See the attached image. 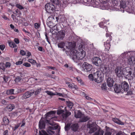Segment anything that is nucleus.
Segmentation results:
<instances>
[{"label":"nucleus","mask_w":135,"mask_h":135,"mask_svg":"<svg viewBox=\"0 0 135 135\" xmlns=\"http://www.w3.org/2000/svg\"><path fill=\"white\" fill-rule=\"evenodd\" d=\"M127 62L130 65H133L135 64V57L132 56L128 60Z\"/></svg>","instance_id":"obj_15"},{"label":"nucleus","mask_w":135,"mask_h":135,"mask_svg":"<svg viewBox=\"0 0 135 135\" xmlns=\"http://www.w3.org/2000/svg\"><path fill=\"white\" fill-rule=\"evenodd\" d=\"M103 132L102 131L99 130L95 132L93 135H103Z\"/></svg>","instance_id":"obj_34"},{"label":"nucleus","mask_w":135,"mask_h":135,"mask_svg":"<svg viewBox=\"0 0 135 135\" xmlns=\"http://www.w3.org/2000/svg\"><path fill=\"white\" fill-rule=\"evenodd\" d=\"M83 114L82 113L80 110L75 112V117L76 118H80Z\"/></svg>","instance_id":"obj_18"},{"label":"nucleus","mask_w":135,"mask_h":135,"mask_svg":"<svg viewBox=\"0 0 135 135\" xmlns=\"http://www.w3.org/2000/svg\"><path fill=\"white\" fill-rule=\"evenodd\" d=\"M46 92L48 94L50 95L53 96L56 95V94L53 93V92L51 91H47Z\"/></svg>","instance_id":"obj_42"},{"label":"nucleus","mask_w":135,"mask_h":135,"mask_svg":"<svg viewBox=\"0 0 135 135\" xmlns=\"http://www.w3.org/2000/svg\"><path fill=\"white\" fill-rule=\"evenodd\" d=\"M96 123H93L92 124H89L88 126V128H91L94 127L96 125Z\"/></svg>","instance_id":"obj_41"},{"label":"nucleus","mask_w":135,"mask_h":135,"mask_svg":"<svg viewBox=\"0 0 135 135\" xmlns=\"http://www.w3.org/2000/svg\"><path fill=\"white\" fill-rule=\"evenodd\" d=\"M47 67L49 69H51L53 70H57V69L56 68H55L54 67H52V66H47Z\"/></svg>","instance_id":"obj_54"},{"label":"nucleus","mask_w":135,"mask_h":135,"mask_svg":"<svg viewBox=\"0 0 135 135\" xmlns=\"http://www.w3.org/2000/svg\"><path fill=\"white\" fill-rule=\"evenodd\" d=\"M50 121L49 119H47L44 118H41L38 123V126L40 129H43L45 128L46 123H49Z\"/></svg>","instance_id":"obj_4"},{"label":"nucleus","mask_w":135,"mask_h":135,"mask_svg":"<svg viewBox=\"0 0 135 135\" xmlns=\"http://www.w3.org/2000/svg\"><path fill=\"white\" fill-rule=\"evenodd\" d=\"M23 65L26 67H29L31 66L30 64L27 62L24 63Z\"/></svg>","instance_id":"obj_49"},{"label":"nucleus","mask_w":135,"mask_h":135,"mask_svg":"<svg viewBox=\"0 0 135 135\" xmlns=\"http://www.w3.org/2000/svg\"><path fill=\"white\" fill-rule=\"evenodd\" d=\"M65 52L68 55H69L75 61H77L78 60H81L85 57V52L82 50L77 51L75 49H73L70 51H65Z\"/></svg>","instance_id":"obj_1"},{"label":"nucleus","mask_w":135,"mask_h":135,"mask_svg":"<svg viewBox=\"0 0 135 135\" xmlns=\"http://www.w3.org/2000/svg\"><path fill=\"white\" fill-rule=\"evenodd\" d=\"M64 112V110H57V114L59 115L63 113Z\"/></svg>","instance_id":"obj_50"},{"label":"nucleus","mask_w":135,"mask_h":135,"mask_svg":"<svg viewBox=\"0 0 135 135\" xmlns=\"http://www.w3.org/2000/svg\"><path fill=\"white\" fill-rule=\"evenodd\" d=\"M90 118L88 116H86L83 114L79 119V121L80 122H85L89 120Z\"/></svg>","instance_id":"obj_13"},{"label":"nucleus","mask_w":135,"mask_h":135,"mask_svg":"<svg viewBox=\"0 0 135 135\" xmlns=\"http://www.w3.org/2000/svg\"><path fill=\"white\" fill-rule=\"evenodd\" d=\"M65 36V30H61L58 32L57 38L59 40H63Z\"/></svg>","instance_id":"obj_12"},{"label":"nucleus","mask_w":135,"mask_h":135,"mask_svg":"<svg viewBox=\"0 0 135 135\" xmlns=\"http://www.w3.org/2000/svg\"><path fill=\"white\" fill-rule=\"evenodd\" d=\"M129 52H124V53L120 55V56L122 57V58H124L126 56H127L128 55V53Z\"/></svg>","instance_id":"obj_38"},{"label":"nucleus","mask_w":135,"mask_h":135,"mask_svg":"<svg viewBox=\"0 0 135 135\" xmlns=\"http://www.w3.org/2000/svg\"><path fill=\"white\" fill-rule=\"evenodd\" d=\"M5 47L4 45H0V49L1 50H3Z\"/></svg>","instance_id":"obj_62"},{"label":"nucleus","mask_w":135,"mask_h":135,"mask_svg":"<svg viewBox=\"0 0 135 135\" xmlns=\"http://www.w3.org/2000/svg\"><path fill=\"white\" fill-rule=\"evenodd\" d=\"M14 89H11L7 90L6 91V93L7 94H14Z\"/></svg>","instance_id":"obj_32"},{"label":"nucleus","mask_w":135,"mask_h":135,"mask_svg":"<svg viewBox=\"0 0 135 135\" xmlns=\"http://www.w3.org/2000/svg\"><path fill=\"white\" fill-rule=\"evenodd\" d=\"M39 135H49L44 130L39 131Z\"/></svg>","instance_id":"obj_37"},{"label":"nucleus","mask_w":135,"mask_h":135,"mask_svg":"<svg viewBox=\"0 0 135 135\" xmlns=\"http://www.w3.org/2000/svg\"><path fill=\"white\" fill-rule=\"evenodd\" d=\"M8 131L7 130H6L3 132V135H8Z\"/></svg>","instance_id":"obj_64"},{"label":"nucleus","mask_w":135,"mask_h":135,"mask_svg":"<svg viewBox=\"0 0 135 135\" xmlns=\"http://www.w3.org/2000/svg\"><path fill=\"white\" fill-rule=\"evenodd\" d=\"M3 78L4 81H5V83H7L8 80V77L7 76H6L5 75H4L3 77Z\"/></svg>","instance_id":"obj_51"},{"label":"nucleus","mask_w":135,"mask_h":135,"mask_svg":"<svg viewBox=\"0 0 135 135\" xmlns=\"http://www.w3.org/2000/svg\"><path fill=\"white\" fill-rule=\"evenodd\" d=\"M76 79L78 82L80 83L81 84H82L83 83V82L80 79V78L79 77H77L76 78Z\"/></svg>","instance_id":"obj_52"},{"label":"nucleus","mask_w":135,"mask_h":135,"mask_svg":"<svg viewBox=\"0 0 135 135\" xmlns=\"http://www.w3.org/2000/svg\"><path fill=\"white\" fill-rule=\"evenodd\" d=\"M40 26V25L38 23H35L34 24V27L35 28L37 29Z\"/></svg>","instance_id":"obj_53"},{"label":"nucleus","mask_w":135,"mask_h":135,"mask_svg":"<svg viewBox=\"0 0 135 135\" xmlns=\"http://www.w3.org/2000/svg\"><path fill=\"white\" fill-rule=\"evenodd\" d=\"M123 68L122 67H117L115 70V72L117 76L119 77L124 76Z\"/></svg>","instance_id":"obj_6"},{"label":"nucleus","mask_w":135,"mask_h":135,"mask_svg":"<svg viewBox=\"0 0 135 135\" xmlns=\"http://www.w3.org/2000/svg\"><path fill=\"white\" fill-rule=\"evenodd\" d=\"M68 86L69 88H71L72 89L76 90L78 89V88L73 83H68Z\"/></svg>","instance_id":"obj_23"},{"label":"nucleus","mask_w":135,"mask_h":135,"mask_svg":"<svg viewBox=\"0 0 135 135\" xmlns=\"http://www.w3.org/2000/svg\"><path fill=\"white\" fill-rule=\"evenodd\" d=\"M71 126V124L70 123H68L65 124V131H66L69 130Z\"/></svg>","instance_id":"obj_30"},{"label":"nucleus","mask_w":135,"mask_h":135,"mask_svg":"<svg viewBox=\"0 0 135 135\" xmlns=\"http://www.w3.org/2000/svg\"><path fill=\"white\" fill-rule=\"evenodd\" d=\"M16 6L20 9H22L24 8L22 6L18 4L16 5Z\"/></svg>","instance_id":"obj_47"},{"label":"nucleus","mask_w":135,"mask_h":135,"mask_svg":"<svg viewBox=\"0 0 135 135\" xmlns=\"http://www.w3.org/2000/svg\"><path fill=\"white\" fill-rule=\"evenodd\" d=\"M49 124L52 126H48L46 129V131L49 134L52 135L54 134L55 133V131L53 130L57 129L58 128V126L56 125L54 126L55 125L54 123H50V122H49Z\"/></svg>","instance_id":"obj_3"},{"label":"nucleus","mask_w":135,"mask_h":135,"mask_svg":"<svg viewBox=\"0 0 135 135\" xmlns=\"http://www.w3.org/2000/svg\"><path fill=\"white\" fill-rule=\"evenodd\" d=\"M124 76L128 78L129 77H132V73L131 71H124Z\"/></svg>","instance_id":"obj_17"},{"label":"nucleus","mask_w":135,"mask_h":135,"mask_svg":"<svg viewBox=\"0 0 135 135\" xmlns=\"http://www.w3.org/2000/svg\"><path fill=\"white\" fill-rule=\"evenodd\" d=\"M5 66L6 68H9L11 66V64L9 62H6V64Z\"/></svg>","instance_id":"obj_56"},{"label":"nucleus","mask_w":135,"mask_h":135,"mask_svg":"<svg viewBox=\"0 0 135 135\" xmlns=\"http://www.w3.org/2000/svg\"><path fill=\"white\" fill-rule=\"evenodd\" d=\"M94 81L97 83L102 81L103 78V75L101 72L97 71L94 73Z\"/></svg>","instance_id":"obj_2"},{"label":"nucleus","mask_w":135,"mask_h":135,"mask_svg":"<svg viewBox=\"0 0 135 135\" xmlns=\"http://www.w3.org/2000/svg\"><path fill=\"white\" fill-rule=\"evenodd\" d=\"M93 63L95 65L99 66L101 65L102 60L98 57H95L93 58L92 60Z\"/></svg>","instance_id":"obj_8"},{"label":"nucleus","mask_w":135,"mask_h":135,"mask_svg":"<svg viewBox=\"0 0 135 135\" xmlns=\"http://www.w3.org/2000/svg\"><path fill=\"white\" fill-rule=\"evenodd\" d=\"M79 127V126L78 123H73L71 125L70 128L72 131L76 132L78 129Z\"/></svg>","instance_id":"obj_16"},{"label":"nucleus","mask_w":135,"mask_h":135,"mask_svg":"<svg viewBox=\"0 0 135 135\" xmlns=\"http://www.w3.org/2000/svg\"><path fill=\"white\" fill-rule=\"evenodd\" d=\"M9 45L11 47L14 48L16 46V45L13 42H8Z\"/></svg>","instance_id":"obj_36"},{"label":"nucleus","mask_w":135,"mask_h":135,"mask_svg":"<svg viewBox=\"0 0 135 135\" xmlns=\"http://www.w3.org/2000/svg\"><path fill=\"white\" fill-rule=\"evenodd\" d=\"M42 90V89L41 88L37 89L35 92V95H36L38 94Z\"/></svg>","instance_id":"obj_45"},{"label":"nucleus","mask_w":135,"mask_h":135,"mask_svg":"<svg viewBox=\"0 0 135 135\" xmlns=\"http://www.w3.org/2000/svg\"><path fill=\"white\" fill-rule=\"evenodd\" d=\"M102 89L104 91L107 90V87H106V84L105 83L103 84L101 87Z\"/></svg>","instance_id":"obj_35"},{"label":"nucleus","mask_w":135,"mask_h":135,"mask_svg":"<svg viewBox=\"0 0 135 135\" xmlns=\"http://www.w3.org/2000/svg\"><path fill=\"white\" fill-rule=\"evenodd\" d=\"M22 78L19 76H17L15 79V81L16 82L20 81L21 79Z\"/></svg>","instance_id":"obj_48"},{"label":"nucleus","mask_w":135,"mask_h":135,"mask_svg":"<svg viewBox=\"0 0 135 135\" xmlns=\"http://www.w3.org/2000/svg\"><path fill=\"white\" fill-rule=\"evenodd\" d=\"M15 106L14 105L12 104H10L7 107V108L10 111L12 110L15 108Z\"/></svg>","instance_id":"obj_27"},{"label":"nucleus","mask_w":135,"mask_h":135,"mask_svg":"<svg viewBox=\"0 0 135 135\" xmlns=\"http://www.w3.org/2000/svg\"><path fill=\"white\" fill-rule=\"evenodd\" d=\"M9 5L11 6H12L11 7V9H8V11L10 12L11 11V9L13 8V7L15 6V5L13 4H12L11 3H9Z\"/></svg>","instance_id":"obj_58"},{"label":"nucleus","mask_w":135,"mask_h":135,"mask_svg":"<svg viewBox=\"0 0 135 135\" xmlns=\"http://www.w3.org/2000/svg\"><path fill=\"white\" fill-rule=\"evenodd\" d=\"M100 71L102 72H103V73H105L106 74L107 72V68L104 65H100Z\"/></svg>","instance_id":"obj_21"},{"label":"nucleus","mask_w":135,"mask_h":135,"mask_svg":"<svg viewBox=\"0 0 135 135\" xmlns=\"http://www.w3.org/2000/svg\"><path fill=\"white\" fill-rule=\"evenodd\" d=\"M52 3L56 5H59L60 2L59 0H51Z\"/></svg>","instance_id":"obj_39"},{"label":"nucleus","mask_w":135,"mask_h":135,"mask_svg":"<svg viewBox=\"0 0 135 135\" xmlns=\"http://www.w3.org/2000/svg\"><path fill=\"white\" fill-rule=\"evenodd\" d=\"M20 54L22 56H24L26 54V52L24 51L21 50L20 51Z\"/></svg>","instance_id":"obj_55"},{"label":"nucleus","mask_w":135,"mask_h":135,"mask_svg":"<svg viewBox=\"0 0 135 135\" xmlns=\"http://www.w3.org/2000/svg\"><path fill=\"white\" fill-rule=\"evenodd\" d=\"M65 46V44L63 42H61L58 43V46L59 47L63 48Z\"/></svg>","instance_id":"obj_31"},{"label":"nucleus","mask_w":135,"mask_h":135,"mask_svg":"<svg viewBox=\"0 0 135 135\" xmlns=\"http://www.w3.org/2000/svg\"><path fill=\"white\" fill-rule=\"evenodd\" d=\"M116 135H124V134L123 132L120 131L116 134Z\"/></svg>","instance_id":"obj_60"},{"label":"nucleus","mask_w":135,"mask_h":135,"mask_svg":"<svg viewBox=\"0 0 135 135\" xmlns=\"http://www.w3.org/2000/svg\"><path fill=\"white\" fill-rule=\"evenodd\" d=\"M71 114V112H65V114L63 113L62 116L64 118H66L68 116L70 115Z\"/></svg>","instance_id":"obj_29"},{"label":"nucleus","mask_w":135,"mask_h":135,"mask_svg":"<svg viewBox=\"0 0 135 135\" xmlns=\"http://www.w3.org/2000/svg\"><path fill=\"white\" fill-rule=\"evenodd\" d=\"M8 103V101L4 99H2L1 101V103L3 104L6 105Z\"/></svg>","instance_id":"obj_46"},{"label":"nucleus","mask_w":135,"mask_h":135,"mask_svg":"<svg viewBox=\"0 0 135 135\" xmlns=\"http://www.w3.org/2000/svg\"><path fill=\"white\" fill-rule=\"evenodd\" d=\"M45 8L48 13H51L55 9V7L53 4L47 3L45 6Z\"/></svg>","instance_id":"obj_7"},{"label":"nucleus","mask_w":135,"mask_h":135,"mask_svg":"<svg viewBox=\"0 0 135 135\" xmlns=\"http://www.w3.org/2000/svg\"><path fill=\"white\" fill-rule=\"evenodd\" d=\"M110 41V40H107V41L105 42L104 43V45L105 46V49H106V50H107V51H108L110 49V45L109 41Z\"/></svg>","instance_id":"obj_20"},{"label":"nucleus","mask_w":135,"mask_h":135,"mask_svg":"<svg viewBox=\"0 0 135 135\" xmlns=\"http://www.w3.org/2000/svg\"><path fill=\"white\" fill-rule=\"evenodd\" d=\"M83 67L84 70L87 72L90 71L92 68V66L91 64L86 62L84 63Z\"/></svg>","instance_id":"obj_9"},{"label":"nucleus","mask_w":135,"mask_h":135,"mask_svg":"<svg viewBox=\"0 0 135 135\" xmlns=\"http://www.w3.org/2000/svg\"><path fill=\"white\" fill-rule=\"evenodd\" d=\"M67 107L70 109H71L73 105V103L70 101H68L67 102Z\"/></svg>","instance_id":"obj_28"},{"label":"nucleus","mask_w":135,"mask_h":135,"mask_svg":"<svg viewBox=\"0 0 135 135\" xmlns=\"http://www.w3.org/2000/svg\"><path fill=\"white\" fill-rule=\"evenodd\" d=\"M88 78L89 79L92 80H94V74L93 75L92 74H90L88 76Z\"/></svg>","instance_id":"obj_44"},{"label":"nucleus","mask_w":135,"mask_h":135,"mask_svg":"<svg viewBox=\"0 0 135 135\" xmlns=\"http://www.w3.org/2000/svg\"><path fill=\"white\" fill-rule=\"evenodd\" d=\"M56 113V112L55 111H51L48 112L46 114V117L44 118L47 119H51L54 117Z\"/></svg>","instance_id":"obj_10"},{"label":"nucleus","mask_w":135,"mask_h":135,"mask_svg":"<svg viewBox=\"0 0 135 135\" xmlns=\"http://www.w3.org/2000/svg\"><path fill=\"white\" fill-rule=\"evenodd\" d=\"M112 120L115 123H116L119 125H123L124 123L121 121L120 120L117 118H113Z\"/></svg>","instance_id":"obj_22"},{"label":"nucleus","mask_w":135,"mask_h":135,"mask_svg":"<svg viewBox=\"0 0 135 135\" xmlns=\"http://www.w3.org/2000/svg\"><path fill=\"white\" fill-rule=\"evenodd\" d=\"M20 124H17L14 127V128L13 129V130L14 131L16 129H17L20 126Z\"/></svg>","instance_id":"obj_63"},{"label":"nucleus","mask_w":135,"mask_h":135,"mask_svg":"<svg viewBox=\"0 0 135 135\" xmlns=\"http://www.w3.org/2000/svg\"><path fill=\"white\" fill-rule=\"evenodd\" d=\"M126 5L125 2L124 0H122L120 1V6L121 8H122L124 9L126 7Z\"/></svg>","instance_id":"obj_25"},{"label":"nucleus","mask_w":135,"mask_h":135,"mask_svg":"<svg viewBox=\"0 0 135 135\" xmlns=\"http://www.w3.org/2000/svg\"><path fill=\"white\" fill-rule=\"evenodd\" d=\"M3 120L5 126L8 124L9 123V121L7 117H4L3 118Z\"/></svg>","instance_id":"obj_26"},{"label":"nucleus","mask_w":135,"mask_h":135,"mask_svg":"<svg viewBox=\"0 0 135 135\" xmlns=\"http://www.w3.org/2000/svg\"><path fill=\"white\" fill-rule=\"evenodd\" d=\"M14 41L16 44H18L19 43V40L17 38H15L14 39Z\"/></svg>","instance_id":"obj_61"},{"label":"nucleus","mask_w":135,"mask_h":135,"mask_svg":"<svg viewBox=\"0 0 135 135\" xmlns=\"http://www.w3.org/2000/svg\"><path fill=\"white\" fill-rule=\"evenodd\" d=\"M22 62L23 61H18L16 62V64L17 65H20L21 64Z\"/></svg>","instance_id":"obj_57"},{"label":"nucleus","mask_w":135,"mask_h":135,"mask_svg":"<svg viewBox=\"0 0 135 135\" xmlns=\"http://www.w3.org/2000/svg\"><path fill=\"white\" fill-rule=\"evenodd\" d=\"M114 90L115 92L117 93H121V89L120 87V85L119 86H117V85L115 84L114 86Z\"/></svg>","instance_id":"obj_19"},{"label":"nucleus","mask_w":135,"mask_h":135,"mask_svg":"<svg viewBox=\"0 0 135 135\" xmlns=\"http://www.w3.org/2000/svg\"><path fill=\"white\" fill-rule=\"evenodd\" d=\"M114 83L113 79L110 77H109L107 80V84L109 87H111L113 86Z\"/></svg>","instance_id":"obj_14"},{"label":"nucleus","mask_w":135,"mask_h":135,"mask_svg":"<svg viewBox=\"0 0 135 135\" xmlns=\"http://www.w3.org/2000/svg\"><path fill=\"white\" fill-rule=\"evenodd\" d=\"M28 61L33 65H35L36 63L35 60L31 59H29L28 60Z\"/></svg>","instance_id":"obj_40"},{"label":"nucleus","mask_w":135,"mask_h":135,"mask_svg":"<svg viewBox=\"0 0 135 135\" xmlns=\"http://www.w3.org/2000/svg\"><path fill=\"white\" fill-rule=\"evenodd\" d=\"M97 129V128L96 127L91 128L89 131V133L90 134L96 131Z\"/></svg>","instance_id":"obj_33"},{"label":"nucleus","mask_w":135,"mask_h":135,"mask_svg":"<svg viewBox=\"0 0 135 135\" xmlns=\"http://www.w3.org/2000/svg\"><path fill=\"white\" fill-rule=\"evenodd\" d=\"M99 26L105 29V31L107 30V28L106 26V23L103 22H100L99 23Z\"/></svg>","instance_id":"obj_24"},{"label":"nucleus","mask_w":135,"mask_h":135,"mask_svg":"<svg viewBox=\"0 0 135 135\" xmlns=\"http://www.w3.org/2000/svg\"><path fill=\"white\" fill-rule=\"evenodd\" d=\"M69 46L70 49H71L74 48L75 47L74 44H73L71 43H69L68 44Z\"/></svg>","instance_id":"obj_43"},{"label":"nucleus","mask_w":135,"mask_h":135,"mask_svg":"<svg viewBox=\"0 0 135 135\" xmlns=\"http://www.w3.org/2000/svg\"><path fill=\"white\" fill-rule=\"evenodd\" d=\"M106 37H109V39L108 40H111V37L110 36V34L109 33H107L106 34Z\"/></svg>","instance_id":"obj_59"},{"label":"nucleus","mask_w":135,"mask_h":135,"mask_svg":"<svg viewBox=\"0 0 135 135\" xmlns=\"http://www.w3.org/2000/svg\"><path fill=\"white\" fill-rule=\"evenodd\" d=\"M120 87L121 89V93H123L124 91H127L129 89V85L128 83L125 81L122 82L120 85Z\"/></svg>","instance_id":"obj_5"},{"label":"nucleus","mask_w":135,"mask_h":135,"mask_svg":"<svg viewBox=\"0 0 135 135\" xmlns=\"http://www.w3.org/2000/svg\"><path fill=\"white\" fill-rule=\"evenodd\" d=\"M34 91L33 90L27 91L23 94L22 96L23 99H26L31 97L34 93Z\"/></svg>","instance_id":"obj_11"}]
</instances>
